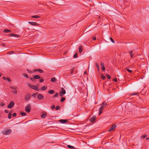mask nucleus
I'll use <instances>...</instances> for the list:
<instances>
[{
  "mask_svg": "<svg viewBox=\"0 0 149 149\" xmlns=\"http://www.w3.org/2000/svg\"><path fill=\"white\" fill-rule=\"evenodd\" d=\"M101 78L103 80H104L105 79V77L103 75H101Z\"/></svg>",
  "mask_w": 149,
  "mask_h": 149,
  "instance_id": "e433bc0d",
  "label": "nucleus"
},
{
  "mask_svg": "<svg viewBox=\"0 0 149 149\" xmlns=\"http://www.w3.org/2000/svg\"><path fill=\"white\" fill-rule=\"evenodd\" d=\"M87 74V72L86 71H85L84 73V74Z\"/></svg>",
  "mask_w": 149,
  "mask_h": 149,
  "instance_id": "4d7b16f0",
  "label": "nucleus"
},
{
  "mask_svg": "<svg viewBox=\"0 0 149 149\" xmlns=\"http://www.w3.org/2000/svg\"><path fill=\"white\" fill-rule=\"evenodd\" d=\"M149 139V138H146V139L147 140V139Z\"/></svg>",
  "mask_w": 149,
  "mask_h": 149,
  "instance_id": "bf43d9fd",
  "label": "nucleus"
},
{
  "mask_svg": "<svg viewBox=\"0 0 149 149\" xmlns=\"http://www.w3.org/2000/svg\"><path fill=\"white\" fill-rule=\"evenodd\" d=\"M110 39L111 40V42H113L114 43L115 42L114 40L112 39V38H110Z\"/></svg>",
  "mask_w": 149,
  "mask_h": 149,
  "instance_id": "ea45409f",
  "label": "nucleus"
},
{
  "mask_svg": "<svg viewBox=\"0 0 149 149\" xmlns=\"http://www.w3.org/2000/svg\"><path fill=\"white\" fill-rule=\"evenodd\" d=\"M11 31L10 30H8L7 29H5L4 30V33H8L9 32H10Z\"/></svg>",
  "mask_w": 149,
  "mask_h": 149,
  "instance_id": "5701e85b",
  "label": "nucleus"
},
{
  "mask_svg": "<svg viewBox=\"0 0 149 149\" xmlns=\"http://www.w3.org/2000/svg\"><path fill=\"white\" fill-rule=\"evenodd\" d=\"M46 115H47V113H45L42 114L41 115V117L42 118H45V116H46Z\"/></svg>",
  "mask_w": 149,
  "mask_h": 149,
  "instance_id": "aec40b11",
  "label": "nucleus"
},
{
  "mask_svg": "<svg viewBox=\"0 0 149 149\" xmlns=\"http://www.w3.org/2000/svg\"><path fill=\"white\" fill-rule=\"evenodd\" d=\"M35 71H39L40 73H43L44 72L43 70L40 69H38L35 70Z\"/></svg>",
  "mask_w": 149,
  "mask_h": 149,
  "instance_id": "dca6fc26",
  "label": "nucleus"
},
{
  "mask_svg": "<svg viewBox=\"0 0 149 149\" xmlns=\"http://www.w3.org/2000/svg\"><path fill=\"white\" fill-rule=\"evenodd\" d=\"M58 93H56L55 94V95L53 96V97L54 98L55 97H58Z\"/></svg>",
  "mask_w": 149,
  "mask_h": 149,
  "instance_id": "473e14b6",
  "label": "nucleus"
},
{
  "mask_svg": "<svg viewBox=\"0 0 149 149\" xmlns=\"http://www.w3.org/2000/svg\"><path fill=\"white\" fill-rule=\"evenodd\" d=\"M31 98V95L29 93H28L24 97L25 101H27L29 100Z\"/></svg>",
  "mask_w": 149,
  "mask_h": 149,
  "instance_id": "6e6552de",
  "label": "nucleus"
},
{
  "mask_svg": "<svg viewBox=\"0 0 149 149\" xmlns=\"http://www.w3.org/2000/svg\"><path fill=\"white\" fill-rule=\"evenodd\" d=\"M83 50V48L81 46H80L79 47V52L80 53H81Z\"/></svg>",
  "mask_w": 149,
  "mask_h": 149,
  "instance_id": "412c9836",
  "label": "nucleus"
},
{
  "mask_svg": "<svg viewBox=\"0 0 149 149\" xmlns=\"http://www.w3.org/2000/svg\"><path fill=\"white\" fill-rule=\"evenodd\" d=\"M0 105L1 106H3L5 105V104L4 103H0Z\"/></svg>",
  "mask_w": 149,
  "mask_h": 149,
  "instance_id": "a19ab883",
  "label": "nucleus"
},
{
  "mask_svg": "<svg viewBox=\"0 0 149 149\" xmlns=\"http://www.w3.org/2000/svg\"><path fill=\"white\" fill-rule=\"evenodd\" d=\"M15 103L13 102H10L8 106L7 107L8 108H12L14 105Z\"/></svg>",
  "mask_w": 149,
  "mask_h": 149,
  "instance_id": "0eeeda50",
  "label": "nucleus"
},
{
  "mask_svg": "<svg viewBox=\"0 0 149 149\" xmlns=\"http://www.w3.org/2000/svg\"><path fill=\"white\" fill-rule=\"evenodd\" d=\"M56 80V79L55 78V77H53V78H52L51 79V81H52V82H54Z\"/></svg>",
  "mask_w": 149,
  "mask_h": 149,
  "instance_id": "c756f323",
  "label": "nucleus"
},
{
  "mask_svg": "<svg viewBox=\"0 0 149 149\" xmlns=\"http://www.w3.org/2000/svg\"><path fill=\"white\" fill-rule=\"evenodd\" d=\"M61 107L60 106H57L55 107V109L56 110H59L60 109Z\"/></svg>",
  "mask_w": 149,
  "mask_h": 149,
  "instance_id": "7c9ffc66",
  "label": "nucleus"
},
{
  "mask_svg": "<svg viewBox=\"0 0 149 149\" xmlns=\"http://www.w3.org/2000/svg\"><path fill=\"white\" fill-rule=\"evenodd\" d=\"M146 137V135H145L144 136H142V137L143 138H144Z\"/></svg>",
  "mask_w": 149,
  "mask_h": 149,
  "instance_id": "8fccbe9b",
  "label": "nucleus"
},
{
  "mask_svg": "<svg viewBox=\"0 0 149 149\" xmlns=\"http://www.w3.org/2000/svg\"><path fill=\"white\" fill-rule=\"evenodd\" d=\"M55 93V91L53 90H50L48 92L50 94H53Z\"/></svg>",
  "mask_w": 149,
  "mask_h": 149,
  "instance_id": "6ab92c4d",
  "label": "nucleus"
},
{
  "mask_svg": "<svg viewBox=\"0 0 149 149\" xmlns=\"http://www.w3.org/2000/svg\"><path fill=\"white\" fill-rule=\"evenodd\" d=\"M113 81L114 82H116L117 81L116 79H113Z\"/></svg>",
  "mask_w": 149,
  "mask_h": 149,
  "instance_id": "603ef678",
  "label": "nucleus"
},
{
  "mask_svg": "<svg viewBox=\"0 0 149 149\" xmlns=\"http://www.w3.org/2000/svg\"><path fill=\"white\" fill-rule=\"evenodd\" d=\"M107 78L109 79H111V76L109 74H108L107 75Z\"/></svg>",
  "mask_w": 149,
  "mask_h": 149,
  "instance_id": "58836bf2",
  "label": "nucleus"
},
{
  "mask_svg": "<svg viewBox=\"0 0 149 149\" xmlns=\"http://www.w3.org/2000/svg\"><path fill=\"white\" fill-rule=\"evenodd\" d=\"M96 67L97 68V70L98 71H99L100 70V68H99V65H98V64L97 63H96Z\"/></svg>",
  "mask_w": 149,
  "mask_h": 149,
  "instance_id": "c85d7f7f",
  "label": "nucleus"
},
{
  "mask_svg": "<svg viewBox=\"0 0 149 149\" xmlns=\"http://www.w3.org/2000/svg\"><path fill=\"white\" fill-rule=\"evenodd\" d=\"M3 79L4 80H6L7 81H8V82H10L11 81V80L9 78L3 77Z\"/></svg>",
  "mask_w": 149,
  "mask_h": 149,
  "instance_id": "4468645a",
  "label": "nucleus"
},
{
  "mask_svg": "<svg viewBox=\"0 0 149 149\" xmlns=\"http://www.w3.org/2000/svg\"><path fill=\"white\" fill-rule=\"evenodd\" d=\"M37 93H35L33 95V96L35 97Z\"/></svg>",
  "mask_w": 149,
  "mask_h": 149,
  "instance_id": "de8ad7c7",
  "label": "nucleus"
},
{
  "mask_svg": "<svg viewBox=\"0 0 149 149\" xmlns=\"http://www.w3.org/2000/svg\"><path fill=\"white\" fill-rule=\"evenodd\" d=\"M31 109V105L30 104H29L25 107V111L27 112H29L30 111Z\"/></svg>",
  "mask_w": 149,
  "mask_h": 149,
  "instance_id": "39448f33",
  "label": "nucleus"
},
{
  "mask_svg": "<svg viewBox=\"0 0 149 149\" xmlns=\"http://www.w3.org/2000/svg\"><path fill=\"white\" fill-rule=\"evenodd\" d=\"M30 79H31V81H33V79H34V76L33 77V78L30 77Z\"/></svg>",
  "mask_w": 149,
  "mask_h": 149,
  "instance_id": "3c124183",
  "label": "nucleus"
},
{
  "mask_svg": "<svg viewBox=\"0 0 149 149\" xmlns=\"http://www.w3.org/2000/svg\"><path fill=\"white\" fill-rule=\"evenodd\" d=\"M59 93L60 96L62 97L63 95L65 94L66 91L63 88H61V91L59 92Z\"/></svg>",
  "mask_w": 149,
  "mask_h": 149,
  "instance_id": "7ed1b4c3",
  "label": "nucleus"
},
{
  "mask_svg": "<svg viewBox=\"0 0 149 149\" xmlns=\"http://www.w3.org/2000/svg\"><path fill=\"white\" fill-rule=\"evenodd\" d=\"M16 115H17V114H16V113H14L13 114V115H12L13 116V117H15V116H16Z\"/></svg>",
  "mask_w": 149,
  "mask_h": 149,
  "instance_id": "37998d69",
  "label": "nucleus"
},
{
  "mask_svg": "<svg viewBox=\"0 0 149 149\" xmlns=\"http://www.w3.org/2000/svg\"><path fill=\"white\" fill-rule=\"evenodd\" d=\"M126 70L130 73H131L132 72V70H130L128 68H126Z\"/></svg>",
  "mask_w": 149,
  "mask_h": 149,
  "instance_id": "2f4dec72",
  "label": "nucleus"
},
{
  "mask_svg": "<svg viewBox=\"0 0 149 149\" xmlns=\"http://www.w3.org/2000/svg\"><path fill=\"white\" fill-rule=\"evenodd\" d=\"M136 94H137V93H135V94H132V95H136Z\"/></svg>",
  "mask_w": 149,
  "mask_h": 149,
  "instance_id": "13d9d810",
  "label": "nucleus"
},
{
  "mask_svg": "<svg viewBox=\"0 0 149 149\" xmlns=\"http://www.w3.org/2000/svg\"><path fill=\"white\" fill-rule=\"evenodd\" d=\"M65 100V98L64 97H62L61 99V102H63L64 100Z\"/></svg>",
  "mask_w": 149,
  "mask_h": 149,
  "instance_id": "72a5a7b5",
  "label": "nucleus"
},
{
  "mask_svg": "<svg viewBox=\"0 0 149 149\" xmlns=\"http://www.w3.org/2000/svg\"><path fill=\"white\" fill-rule=\"evenodd\" d=\"M37 98L39 100H40L43 99L44 98V96L43 95L41 94H39L37 96Z\"/></svg>",
  "mask_w": 149,
  "mask_h": 149,
  "instance_id": "1a4fd4ad",
  "label": "nucleus"
},
{
  "mask_svg": "<svg viewBox=\"0 0 149 149\" xmlns=\"http://www.w3.org/2000/svg\"><path fill=\"white\" fill-rule=\"evenodd\" d=\"M39 81L40 82H43L44 81V80L43 79H40L39 80Z\"/></svg>",
  "mask_w": 149,
  "mask_h": 149,
  "instance_id": "a18cd8bd",
  "label": "nucleus"
},
{
  "mask_svg": "<svg viewBox=\"0 0 149 149\" xmlns=\"http://www.w3.org/2000/svg\"><path fill=\"white\" fill-rule=\"evenodd\" d=\"M116 127V125L115 124H113L112 126L108 130V132H110L111 131H113L114 130Z\"/></svg>",
  "mask_w": 149,
  "mask_h": 149,
  "instance_id": "423d86ee",
  "label": "nucleus"
},
{
  "mask_svg": "<svg viewBox=\"0 0 149 149\" xmlns=\"http://www.w3.org/2000/svg\"><path fill=\"white\" fill-rule=\"evenodd\" d=\"M73 70H72L71 71V73L72 74L73 72Z\"/></svg>",
  "mask_w": 149,
  "mask_h": 149,
  "instance_id": "6e6d98bb",
  "label": "nucleus"
},
{
  "mask_svg": "<svg viewBox=\"0 0 149 149\" xmlns=\"http://www.w3.org/2000/svg\"><path fill=\"white\" fill-rule=\"evenodd\" d=\"M27 70L28 72L29 73H32L33 72H31L30 70H29L27 69Z\"/></svg>",
  "mask_w": 149,
  "mask_h": 149,
  "instance_id": "c03bdc74",
  "label": "nucleus"
},
{
  "mask_svg": "<svg viewBox=\"0 0 149 149\" xmlns=\"http://www.w3.org/2000/svg\"><path fill=\"white\" fill-rule=\"evenodd\" d=\"M55 107V106H54V105L52 106H51V109L52 110H53V109H54V108Z\"/></svg>",
  "mask_w": 149,
  "mask_h": 149,
  "instance_id": "49530a36",
  "label": "nucleus"
},
{
  "mask_svg": "<svg viewBox=\"0 0 149 149\" xmlns=\"http://www.w3.org/2000/svg\"><path fill=\"white\" fill-rule=\"evenodd\" d=\"M13 93H14L15 94L17 93V91L16 90H14L13 91Z\"/></svg>",
  "mask_w": 149,
  "mask_h": 149,
  "instance_id": "79ce46f5",
  "label": "nucleus"
},
{
  "mask_svg": "<svg viewBox=\"0 0 149 149\" xmlns=\"http://www.w3.org/2000/svg\"><path fill=\"white\" fill-rule=\"evenodd\" d=\"M5 112L6 113H8V110H5Z\"/></svg>",
  "mask_w": 149,
  "mask_h": 149,
  "instance_id": "864d4df0",
  "label": "nucleus"
},
{
  "mask_svg": "<svg viewBox=\"0 0 149 149\" xmlns=\"http://www.w3.org/2000/svg\"><path fill=\"white\" fill-rule=\"evenodd\" d=\"M96 119L95 116H93L91 117L90 119V121L91 122H93Z\"/></svg>",
  "mask_w": 149,
  "mask_h": 149,
  "instance_id": "2eb2a0df",
  "label": "nucleus"
},
{
  "mask_svg": "<svg viewBox=\"0 0 149 149\" xmlns=\"http://www.w3.org/2000/svg\"><path fill=\"white\" fill-rule=\"evenodd\" d=\"M47 86H43L42 87L40 88V90L42 91H45L47 89Z\"/></svg>",
  "mask_w": 149,
  "mask_h": 149,
  "instance_id": "a211bd4d",
  "label": "nucleus"
},
{
  "mask_svg": "<svg viewBox=\"0 0 149 149\" xmlns=\"http://www.w3.org/2000/svg\"><path fill=\"white\" fill-rule=\"evenodd\" d=\"M10 35L16 38H20V35L15 34H10Z\"/></svg>",
  "mask_w": 149,
  "mask_h": 149,
  "instance_id": "9b49d317",
  "label": "nucleus"
},
{
  "mask_svg": "<svg viewBox=\"0 0 149 149\" xmlns=\"http://www.w3.org/2000/svg\"><path fill=\"white\" fill-rule=\"evenodd\" d=\"M20 114L23 116H25L26 115V114L25 112H21Z\"/></svg>",
  "mask_w": 149,
  "mask_h": 149,
  "instance_id": "cd10ccee",
  "label": "nucleus"
},
{
  "mask_svg": "<svg viewBox=\"0 0 149 149\" xmlns=\"http://www.w3.org/2000/svg\"><path fill=\"white\" fill-rule=\"evenodd\" d=\"M40 76L39 75H35L34 76V78L36 79H38L40 78Z\"/></svg>",
  "mask_w": 149,
  "mask_h": 149,
  "instance_id": "f3484780",
  "label": "nucleus"
},
{
  "mask_svg": "<svg viewBox=\"0 0 149 149\" xmlns=\"http://www.w3.org/2000/svg\"><path fill=\"white\" fill-rule=\"evenodd\" d=\"M130 56L131 58L133 57V52L132 51H131L130 52Z\"/></svg>",
  "mask_w": 149,
  "mask_h": 149,
  "instance_id": "bb28decb",
  "label": "nucleus"
},
{
  "mask_svg": "<svg viewBox=\"0 0 149 149\" xmlns=\"http://www.w3.org/2000/svg\"><path fill=\"white\" fill-rule=\"evenodd\" d=\"M34 79H33V82H36V79H35L34 78Z\"/></svg>",
  "mask_w": 149,
  "mask_h": 149,
  "instance_id": "5fc2aeb1",
  "label": "nucleus"
},
{
  "mask_svg": "<svg viewBox=\"0 0 149 149\" xmlns=\"http://www.w3.org/2000/svg\"><path fill=\"white\" fill-rule=\"evenodd\" d=\"M59 121L61 123H65L66 122H68V120H67L65 119H61L59 120Z\"/></svg>",
  "mask_w": 149,
  "mask_h": 149,
  "instance_id": "ddd939ff",
  "label": "nucleus"
},
{
  "mask_svg": "<svg viewBox=\"0 0 149 149\" xmlns=\"http://www.w3.org/2000/svg\"><path fill=\"white\" fill-rule=\"evenodd\" d=\"M12 131L11 129L6 130L3 132V134L5 135H8L12 132Z\"/></svg>",
  "mask_w": 149,
  "mask_h": 149,
  "instance_id": "20e7f679",
  "label": "nucleus"
},
{
  "mask_svg": "<svg viewBox=\"0 0 149 149\" xmlns=\"http://www.w3.org/2000/svg\"><path fill=\"white\" fill-rule=\"evenodd\" d=\"M107 103L105 101L103 102L100 105V107L99 109V115L102 113L103 109L107 106Z\"/></svg>",
  "mask_w": 149,
  "mask_h": 149,
  "instance_id": "f257e3e1",
  "label": "nucleus"
},
{
  "mask_svg": "<svg viewBox=\"0 0 149 149\" xmlns=\"http://www.w3.org/2000/svg\"><path fill=\"white\" fill-rule=\"evenodd\" d=\"M23 75L24 77H26V78H29L28 75L26 74L25 73Z\"/></svg>",
  "mask_w": 149,
  "mask_h": 149,
  "instance_id": "4c0bfd02",
  "label": "nucleus"
},
{
  "mask_svg": "<svg viewBox=\"0 0 149 149\" xmlns=\"http://www.w3.org/2000/svg\"><path fill=\"white\" fill-rule=\"evenodd\" d=\"M92 39H93V40H96V38L95 37H92Z\"/></svg>",
  "mask_w": 149,
  "mask_h": 149,
  "instance_id": "09e8293b",
  "label": "nucleus"
},
{
  "mask_svg": "<svg viewBox=\"0 0 149 149\" xmlns=\"http://www.w3.org/2000/svg\"><path fill=\"white\" fill-rule=\"evenodd\" d=\"M40 17L39 16L37 15L32 16L31 17L33 18H39Z\"/></svg>",
  "mask_w": 149,
  "mask_h": 149,
  "instance_id": "393cba45",
  "label": "nucleus"
},
{
  "mask_svg": "<svg viewBox=\"0 0 149 149\" xmlns=\"http://www.w3.org/2000/svg\"><path fill=\"white\" fill-rule=\"evenodd\" d=\"M28 23L32 25L36 26L38 24L37 23L34 22H29Z\"/></svg>",
  "mask_w": 149,
  "mask_h": 149,
  "instance_id": "f8f14e48",
  "label": "nucleus"
},
{
  "mask_svg": "<svg viewBox=\"0 0 149 149\" xmlns=\"http://www.w3.org/2000/svg\"><path fill=\"white\" fill-rule=\"evenodd\" d=\"M28 86L30 88L36 90L37 91H39L40 90V89L38 88V86H37L32 85L30 84H28Z\"/></svg>",
  "mask_w": 149,
  "mask_h": 149,
  "instance_id": "f03ea898",
  "label": "nucleus"
},
{
  "mask_svg": "<svg viewBox=\"0 0 149 149\" xmlns=\"http://www.w3.org/2000/svg\"><path fill=\"white\" fill-rule=\"evenodd\" d=\"M67 147L69 148H71V149H74L75 148L73 146H72L71 145H68L67 146Z\"/></svg>",
  "mask_w": 149,
  "mask_h": 149,
  "instance_id": "b1692460",
  "label": "nucleus"
},
{
  "mask_svg": "<svg viewBox=\"0 0 149 149\" xmlns=\"http://www.w3.org/2000/svg\"><path fill=\"white\" fill-rule=\"evenodd\" d=\"M10 88H11L12 89H16L17 88V86H10Z\"/></svg>",
  "mask_w": 149,
  "mask_h": 149,
  "instance_id": "a878e982",
  "label": "nucleus"
},
{
  "mask_svg": "<svg viewBox=\"0 0 149 149\" xmlns=\"http://www.w3.org/2000/svg\"><path fill=\"white\" fill-rule=\"evenodd\" d=\"M101 66L102 67V71H104L105 70V66L104 65V63H103L102 62L101 63Z\"/></svg>",
  "mask_w": 149,
  "mask_h": 149,
  "instance_id": "9d476101",
  "label": "nucleus"
},
{
  "mask_svg": "<svg viewBox=\"0 0 149 149\" xmlns=\"http://www.w3.org/2000/svg\"><path fill=\"white\" fill-rule=\"evenodd\" d=\"M77 56H78V55H77V53H76L74 56V58H77Z\"/></svg>",
  "mask_w": 149,
  "mask_h": 149,
  "instance_id": "f704fd0d",
  "label": "nucleus"
},
{
  "mask_svg": "<svg viewBox=\"0 0 149 149\" xmlns=\"http://www.w3.org/2000/svg\"><path fill=\"white\" fill-rule=\"evenodd\" d=\"M13 53V51H11L8 52H7V54H11Z\"/></svg>",
  "mask_w": 149,
  "mask_h": 149,
  "instance_id": "c9c22d12",
  "label": "nucleus"
},
{
  "mask_svg": "<svg viewBox=\"0 0 149 149\" xmlns=\"http://www.w3.org/2000/svg\"><path fill=\"white\" fill-rule=\"evenodd\" d=\"M11 115H12V113L10 111V112H9L8 113V118L9 119H10L11 118Z\"/></svg>",
  "mask_w": 149,
  "mask_h": 149,
  "instance_id": "4be33fe9",
  "label": "nucleus"
}]
</instances>
